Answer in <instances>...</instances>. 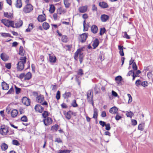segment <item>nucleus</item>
Listing matches in <instances>:
<instances>
[{
    "mask_svg": "<svg viewBox=\"0 0 153 153\" xmlns=\"http://www.w3.org/2000/svg\"><path fill=\"white\" fill-rule=\"evenodd\" d=\"M105 31V28H101L100 32V35H102Z\"/></svg>",
    "mask_w": 153,
    "mask_h": 153,
    "instance_id": "47",
    "label": "nucleus"
},
{
    "mask_svg": "<svg viewBox=\"0 0 153 153\" xmlns=\"http://www.w3.org/2000/svg\"><path fill=\"white\" fill-rule=\"evenodd\" d=\"M64 4L66 8H68L70 5V4L69 2V0H64Z\"/></svg>",
    "mask_w": 153,
    "mask_h": 153,
    "instance_id": "32",
    "label": "nucleus"
},
{
    "mask_svg": "<svg viewBox=\"0 0 153 153\" xmlns=\"http://www.w3.org/2000/svg\"><path fill=\"white\" fill-rule=\"evenodd\" d=\"M11 66V64L10 63H7L5 65V67L8 69H10Z\"/></svg>",
    "mask_w": 153,
    "mask_h": 153,
    "instance_id": "57",
    "label": "nucleus"
},
{
    "mask_svg": "<svg viewBox=\"0 0 153 153\" xmlns=\"http://www.w3.org/2000/svg\"><path fill=\"white\" fill-rule=\"evenodd\" d=\"M126 115L127 117L131 118L134 115V114L131 111H130L129 112H127L126 113Z\"/></svg>",
    "mask_w": 153,
    "mask_h": 153,
    "instance_id": "42",
    "label": "nucleus"
},
{
    "mask_svg": "<svg viewBox=\"0 0 153 153\" xmlns=\"http://www.w3.org/2000/svg\"><path fill=\"white\" fill-rule=\"evenodd\" d=\"M21 120L23 122H27V117L25 116H24L21 117Z\"/></svg>",
    "mask_w": 153,
    "mask_h": 153,
    "instance_id": "49",
    "label": "nucleus"
},
{
    "mask_svg": "<svg viewBox=\"0 0 153 153\" xmlns=\"http://www.w3.org/2000/svg\"><path fill=\"white\" fill-rule=\"evenodd\" d=\"M123 37L128 39H130V37L127 34L126 32H124L123 33Z\"/></svg>",
    "mask_w": 153,
    "mask_h": 153,
    "instance_id": "44",
    "label": "nucleus"
},
{
    "mask_svg": "<svg viewBox=\"0 0 153 153\" xmlns=\"http://www.w3.org/2000/svg\"><path fill=\"white\" fill-rule=\"evenodd\" d=\"M8 145L5 143H3L1 145V149L2 151H5L8 148Z\"/></svg>",
    "mask_w": 153,
    "mask_h": 153,
    "instance_id": "28",
    "label": "nucleus"
},
{
    "mask_svg": "<svg viewBox=\"0 0 153 153\" xmlns=\"http://www.w3.org/2000/svg\"><path fill=\"white\" fill-rule=\"evenodd\" d=\"M131 123L132 125L133 126H135L137 124V121L135 120H132Z\"/></svg>",
    "mask_w": 153,
    "mask_h": 153,
    "instance_id": "62",
    "label": "nucleus"
},
{
    "mask_svg": "<svg viewBox=\"0 0 153 153\" xmlns=\"http://www.w3.org/2000/svg\"><path fill=\"white\" fill-rule=\"evenodd\" d=\"M18 111L16 109L13 110L11 112V116L12 117H15L17 115Z\"/></svg>",
    "mask_w": 153,
    "mask_h": 153,
    "instance_id": "21",
    "label": "nucleus"
},
{
    "mask_svg": "<svg viewBox=\"0 0 153 153\" xmlns=\"http://www.w3.org/2000/svg\"><path fill=\"white\" fill-rule=\"evenodd\" d=\"M87 37V35L86 33H84L80 36L81 42H84Z\"/></svg>",
    "mask_w": 153,
    "mask_h": 153,
    "instance_id": "17",
    "label": "nucleus"
},
{
    "mask_svg": "<svg viewBox=\"0 0 153 153\" xmlns=\"http://www.w3.org/2000/svg\"><path fill=\"white\" fill-rule=\"evenodd\" d=\"M92 10L93 11H97V7L94 4H93L92 5Z\"/></svg>",
    "mask_w": 153,
    "mask_h": 153,
    "instance_id": "63",
    "label": "nucleus"
},
{
    "mask_svg": "<svg viewBox=\"0 0 153 153\" xmlns=\"http://www.w3.org/2000/svg\"><path fill=\"white\" fill-rule=\"evenodd\" d=\"M55 142H57L58 143H62V140H61V139L60 138H56L55 139Z\"/></svg>",
    "mask_w": 153,
    "mask_h": 153,
    "instance_id": "61",
    "label": "nucleus"
},
{
    "mask_svg": "<svg viewBox=\"0 0 153 153\" xmlns=\"http://www.w3.org/2000/svg\"><path fill=\"white\" fill-rule=\"evenodd\" d=\"M99 5L101 7L103 8H105L108 7V5L104 1L100 2L99 3Z\"/></svg>",
    "mask_w": 153,
    "mask_h": 153,
    "instance_id": "18",
    "label": "nucleus"
},
{
    "mask_svg": "<svg viewBox=\"0 0 153 153\" xmlns=\"http://www.w3.org/2000/svg\"><path fill=\"white\" fill-rule=\"evenodd\" d=\"M105 126V129L107 130H109L111 129L110 124L109 123H107L106 124Z\"/></svg>",
    "mask_w": 153,
    "mask_h": 153,
    "instance_id": "51",
    "label": "nucleus"
},
{
    "mask_svg": "<svg viewBox=\"0 0 153 153\" xmlns=\"http://www.w3.org/2000/svg\"><path fill=\"white\" fill-rule=\"evenodd\" d=\"M43 96L40 95L36 97V100L39 102L41 103L44 100Z\"/></svg>",
    "mask_w": 153,
    "mask_h": 153,
    "instance_id": "19",
    "label": "nucleus"
},
{
    "mask_svg": "<svg viewBox=\"0 0 153 153\" xmlns=\"http://www.w3.org/2000/svg\"><path fill=\"white\" fill-rule=\"evenodd\" d=\"M83 74V73L82 70L81 69H80L79 70V71L78 73V74L79 75H80L81 76H82Z\"/></svg>",
    "mask_w": 153,
    "mask_h": 153,
    "instance_id": "60",
    "label": "nucleus"
},
{
    "mask_svg": "<svg viewBox=\"0 0 153 153\" xmlns=\"http://www.w3.org/2000/svg\"><path fill=\"white\" fill-rule=\"evenodd\" d=\"M20 61L17 64V69L18 71H22L24 67V64L26 62V58L25 56L21 57L20 58Z\"/></svg>",
    "mask_w": 153,
    "mask_h": 153,
    "instance_id": "1",
    "label": "nucleus"
},
{
    "mask_svg": "<svg viewBox=\"0 0 153 153\" xmlns=\"http://www.w3.org/2000/svg\"><path fill=\"white\" fill-rule=\"evenodd\" d=\"M9 27L11 26L15 28V24L14 23V22L12 21H9Z\"/></svg>",
    "mask_w": 153,
    "mask_h": 153,
    "instance_id": "52",
    "label": "nucleus"
},
{
    "mask_svg": "<svg viewBox=\"0 0 153 153\" xmlns=\"http://www.w3.org/2000/svg\"><path fill=\"white\" fill-rule=\"evenodd\" d=\"M25 53V51L23 48L22 46H20L19 51V54L21 56H24Z\"/></svg>",
    "mask_w": 153,
    "mask_h": 153,
    "instance_id": "24",
    "label": "nucleus"
},
{
    "mask_svg": "<svg viewBox=\"0 0 153 153\" xmlns=\"http://www.w3.org/2000/svg\"><path fill=\"white\" fill-rule=\"evenodd\" d=\"M92 90H89L87 93V99L88 101L89 102L91 101L92 100L93 94L92 93Z\"/></svg>",
    "mask_w": 153,
    "mask_h": 153,
    "instance_id": "8",
    "label": "nucleus"
},
{
    "mask_svg": "<svg viewBox=\"0 0 153 153\" xmlns=\"http://www.w3.org/2000/svg\"><path fill=\"white\" fill-rule=\"evenodd\" d=\"M0 57L1 59L4 61H7L9 57L7 55L4 53L1 54Z\"/></svg>",
    "mask_w": 153,
    "mask_h": 153,
    "instance_id": "13",
    "label": "nucleus"
},
{
    "mask_svg": "<svg viewBox=\"0 0 153 153\" xmlns=\"http://www.w3.org/2000/svg\"><path fill=\"white\" fill-rule=\"evenodd\" d=\"M117 108L116 107L114 106L110 109L109 112L111 114H114L117 113Z\"/></svg>",
    "mask_w": 153,
    "mask_h": 153,
    "instance_id": "14",
    "label": "nucleus"
},
{
    "mask_svg": "<svg viewBox=\"0 0 153 153\" xmlns=\"http://www.w3.org/2000/svg\"><path fill=\"white\" fill-rule=\"evenodd\" d=\"M33 9V6L30 4H26L23 8V11L25 13H30Z\"/></svg>",
    "mask_w": 153,
    "mask_h": 153,
    "instance_id": "3",
    "label": "nucleus"
},
{
    "mask_svg": "<svg viewBox=\"0 0 153 153\" xmlns=\"http://www.w3.org/2000/svg\"><path fill=\"white\" fill-rule=\"evenodd\" d=\"M14 92L13 87H12L7 93V94H10L13 93Z\"/></svg>",
    "mask_w": 153,
    "mask_h": 153,
    "instance_id": "48",
    "label": "nucleus"
},
{
    "mask_svg": "<svg viewBox=\"0 0 153 153\" xmlns=\"http://www.w3.org/2000/svg\"><path fill=\"white\" fill-rule=\"evenodd\" d=\"M58 128V126L57 125H55L52 126L51 128V130H55L56 131Z\"/></svg>",
    "mask_w": 153,
    "mask_h": 153,
    "instance_id": "45",
    "label": "nucleus"
},
{
    "mask_svg": "<svg viewBox=\"0 0 153 153\" xmlns=\"http://www.w3.org/2000/svg\"><path fill=\"white\" fill-rule=\"evenodd\" d=\"M32 75L30 72L27 73L26 75H25V80H29L31 77Z\"/></svg>",
    "mask_w": 153,
    "mask_h": 153,
    "instance_id": "35",
    "label": "nucleus"
},
{
    "mask_svg": "<svg viewBox=\"0 0 153 153\" xmlns=\"http://www.w3.org/2000/svg\"><path fill=\"white\" fill-rule=\"evenodd\" d=\"M15 88L16 93V94H19L20 93L21 89L18 88L16 85H15Z\"/></svg>",
    "mask_w": 153,
    "mask_h": 153,
    "instance_id": "43",
    "label": "nucleus"
},
{
    "mask_svg": "<svg viewBox=\"0 0 153 153\" xmlns=\"http://www.w3.org/2000/svg\"><path fill=\"white\" fill-rule=\"evenodd\" d=\"M1 34L2 36L4 37H12V36H11L10 34L9 33H1Z\"/></svg>",
    "mask_w": 153,
    "mask_h": 153,
    "instance_id": "39",
    "label": "nucleus"
},
{
    "mask_svg": "<svg viewBox=\"0 0 153 153\" xmlns=\"http://www.w3.org/2000/svg\"><path fill=\"white\" fill-rule=\"evenodd\" d=\"M38 19L39 21L42 22L45 20L46 18L44 16L42 15H40L38 16Z\"/></svg>",
    "mask_w": 153,
    "mask_h": 153,
    "instance_id": "22",
    "label": "nucleus"
},
{
    "mask_svg": "<svg viewBox=\"0 0 153 153\" xmlns=\"http://www.w3.org/2000/svg\"><path fill=\"white\" fill-rule=\"evenodd\" d=\"M48 112L45 111L42 114L43 117L45 118H46V117L48 116Z\"/></svg>",
    "mask_w": 153,
    "mask_h": 153,
    "instance_id": "56",
    "label": "nucleus"
},
{
    "mask_svg": "<svg viewBox=\"0 0 153 153\" xmlns=\"http://www.w3.org/2000/svg\"><path fill=\"white\" fill-rule=\"evenodd\" d=\"M12 143L13 144L16 146H19L20 144L19 142L17 140H13L12 141Z\"/></svg>",
    "mask_w": 153,
    "mask_h": 153,
    "instance_id": "46",
    "label": "nucleus"
},
{
    "mask_svg": "<svg viewBox=\"0 0 153 153\" xmlns=\"http://www.w3.org/2000/svg\"><path fill=\"white\" fill-rule=\"evenodd\" d=\"M127 96L128 98V103H131L132 101V97L131 95L129 94H127Z\"/></svg>",
    "mask_w": 153,
    "mask_h": 153,
    "instance_id": "50",
    "label": "nucleus"
},
{
    "mask_svg": "<svg viewBox=\"0 0 153 153\" xmlns=\"http://www.w3.org/2000/svg\"><path fill=\"white\" fill-rule=\"evenodd\" d=\"M22 3L21 0H17L16 4V7L18 8H20L22 7Z\"/></svg>",
    "mask_w": 153,
    "mask_h": 153,
    "instance_id": "26",
    "label": "nucleus"
},
{
    "mask_svg": "<svg viewBox=\"0 0 153 153\" xmlns=\"http://www.w3.org/2000/svg\"><path fill=\"white\" fill-rule=\"evenodd\" d=\"M99 43V41L98 39H96L94 40L92 44L94 49L95 48L98 46Z\"/></svg>",
    "mask_w": 153,
    "mask_h": 153,
    "instance_id": "20",
    "label": "nucleus"
},
{
    "mask_svg": "<svg viewBox=\"0 0 153 153\" xmlns=\"http://www.w3.org/2000/svg\"><path fill=\"white\" fill-rule=\"evenodd\" d=\"M43 122L45 126H48L52 123V120L51 118L48 117L43 120Z\"/></svg>",
    "mask_w": 153,
    "mask_h": 153,
    "instance_id": "6",
    "label": "nucleus"
},
{
    "mask_svg": "<svg viewBox=\"0 0 153 153\" xmlns=\"http://www.w3.org/2000/svg\"><path fill=\"white\" fill-rule=\"evenodd\" d=\"M145 126V123H142L139 124L138 127V129L142 131L143 130V127Z\"/></svg>",
    "mask_w": 153,
    "mask_h": 153,
    "instance_id": "38",
    "label": "nucleus"
},
{
    "mask_svg": "<svg viewBox=\"0 0 153 153\" xmlns=\"http://www.w3.org/2000/svg\"><path fill=\"white\" fill-rule=\"evenodd\" d=\"M98 109L96 108H94V114L93 118L94 119H97L98 116Z\"/></svg>",
    "mask_w": 153,
    "mask_h": 153,
    "instance_id": "29",
    "label": "nucleus"
},
{
    "mask_svg": "<svg viewBox=\"0 0 153 153\" xmlns=\"http://www.w3.org/2000/svg\"><path fill=\"white\" fill-rule=\"evenodd\" d=\"M56 98L57 100L59 99L60 98V92L59 91L57 92Z\"/></svg>",
    "mask_w": 153,
    "mask_h": 153,
    "instance_id": "54",
    "label": "nucleus"
},
{
    "mask_svg": "<svg viewBox=\"0 0 153 153\" xmlns=\"http://www.w3.org/2000/svg\"><path fill=\"white\" fill-rule=\"evenodd\" d=\"M35 110L40 113H42L44 110V108H43L40 105H37L35 107Z\"/></svg>",
    "mask_w": 153,
    "mask_h": 153,
    "instance_id": "9",
    "label": "nucleus"
},
{
    "mask_svg": "<svg viewBox=\"0 0 153 153\" xmlns=\"http://www.w3.org/2000/svg\"><path fill=\"white\" fill-rule=\"evenodd\" d=\"M82 49L81 48L79 49L74 53V58L76 60L77 59L78 55L79 54V60L80 64L82 63L84 56L83 53H82Z\"/></svg>",
    "mask_w": 153,
    "mask_h": 153,
    "instance_id": "2",
    "label": "nucleus"
},
{
    "mask_svg": "<svg viewBox=\"0 0 153 153\" xmlns=\"http://www.w3.org/2000/svg\"><path fill=\"white\" fill-rule=\"evenodd\" d=\"M68 37L66 36H62V40L63 42H67Z\"/></svg>",
    "mask_w": 153,
    "mask_h": 153,
    "instance_id": "41",
    "label": "nucleus"
},
{
    "mask_svg": "<svg viewBox=\"0 0 153 153\" xmlns=\"http://www.w3.org/2000/svg\"><path fill=\"white\" fill-rule=\"evenodd\" d=\"M8 131V130L7 127L4 125H2L0 128V133L3 135H5Z\"/></svg>",
    "mask_w": 153,
    "mask_h": 153,
    "instance_id": "5",
    "label": "nucleus"
},
{
    "mask_svg": "<svg viewBox=\"0 0 153 153\" xmlns=\"http://www.w3.org/2000/svg\"><path fill=\"white\" fill-rule=\"evenodd\" d=\"M94 90L95 94H97L99 90V88L97 85H96L95 87L94 88Z\"/></svg>",
    "mask_w": 153,
    "mask_h": 153,
    "instance_id": "53",
    "label": "nucleus"
},
{
    "mask_svg": "<svg viewBox=\"0 0 153 153\" xmlns=\"http://www.w3.org/2000/svg\"><path fill=\"white\" fill-rule=\"evenodd\" d=\"M99 123L100 124V125L102 126V127L105 126L106 125L105 123L102 121H99Z\"/></svg>",
    "mask_w": 153,
    "mask_h": 153,
    "instance_id": "59",
    "label": "nucleus"
},
{
    "mask_svg": "<svg viewBox=\"0 0 153 153\" xmlns=\"http://www.w3.org/2000/svg\"><path fill=\"white\" fill-rule=\"evenodd\" d=\"M72 114V112L70 111H69L65 114L66 118L68 120L70 119L71 118V115Z\"/></svg>",
    "mask_w": 153,
    "mask_h": 153,
    "instance_id": "30",
    "label": "nucleus"
},
{
    "mask_svg": "<svg viewBox=\"0 0 153 153\" xmlns=\"http://www.w3.org/2000/svg\"><path fill=\"white\" fill-rule=\"evenodd\" d=\"M71 105L73 107H75L77 106V104L76 103V101L75 100H73V102L72 103Z\"/></svg>",
    "mask_w": 153,
    "mask_h": 153,
    "instance_id": "55",
    "label": "nucleus"
},
{
    "mask_svg": "<svg viewBox=\"0 0 153 153\" xmlns=\"http://www.w3.org/2000/svg\"><path fill=\"white\" fill-rule=\"evenodd\" d=\"M132 68L134 70H137V66L136 65L135 62H134L133 64Z\"/></svg>",
    "mask_w": 153,
    "mask_h": 153,
    "instance_id": "58",
    "label": "nucleus"
},
{
    "mask_svg": "<svg viewBox=\"0 0 153 153\" xmlns=\"http://www.w3.org/2000/svg\"><path fill=\"white\" fill-rule=\"evenodd\" d=\"M55 10V7L52 4L50 6L49 9L50 12L51 13H52L54 12Z\"/></svg>",
    "mask_w": 153,
    "mask_h": 153,
    "instance_id": "37",
    "label": "nucleus"
},
{
    "mask_svg": "<svg viewBox=\"0 0 153 153\" xmlns=\"http://www.w3.org/2000/svg\"><path fill=\"white\" fill-rule=\"evenodd\" d=\"M49 61L50 62L55 63L56 61V58L55 55L53 54L51 55L49 54Z\"/></svg>",
    "mask_w": 153,
    "mask_h": 153,
    "instance_id": "11",
    "label": "nucleus"
},
{
    "mask_svg": "<svg viewBox=\"0 0 153 153\" xmlns=\"http://www.w3.org/2000/svg\"><path fill=\"white\" fill-rule=\"evenodd\" d=\"M4 16L8 18H11L13 17L12 13L8 12H4Z\"/></svg>",
    "mask_w": 153,
    "mask_h": 153,
    "instance_id": "31",
    "label": "nucleus"
},
{
    "mask_svg": "<svg viewBox=\"0 0 153 153\" xmlns=\"http://www.w3.org/2000/svg\"><path fill=\"white\" fill-rule=\"evenodd\" d=\"M71 151L68 150H59V153H70Z\"/></svg>",
    "mask_w": 153,
    "mask_h": 153,
    "instance_id": "40",
    "label": "nucleus"
},
{
    "mask_svg": "<svg viewBox=\"0 0 153 153\" xmlns=\"http://www.w3.org/2000/svg\"><path fill=\"white\" fill-rule=\"evenodd\" d=\"M82 18L84 19H86L88 18V16L87 14L85 13L82 15Z\"/></svg>",
    "mask_w": 153,
    "mask_h": 153,
    "instance_id": "64",
    "label": "nucleus"
},
{
    "mask_svg": "<svg viewBox=\"0 0 153 153\" xmlns=\"http://www.w3.org/2000/svg\"><path fill=\"white\" fill-rule=\"evenodd\" d=\"M109 17L108 16L105 14L102 15L100 17L101 21L102 22H105L109 19Z\"/></svg>",
    "mask_w": 153,
    "mask_h": 153,
    "instance_id": "10",
    "label": "nucleus"
},
{
    "mask_svg": "<svg viewBox=\"0 0 153 153\" xmlns=\"http://www.w3.org/2000/svg\"><path fill=\"white\" fill-rule=\"evenodd\" d=\"M115 80L116 81L117 83L119 84L122 80V77L120 76H117L115 77Z\"/></svg>",
    "mask_w": 153,
    "mask_h": 153,
    "instance_id": "34",
    "label": "nucleus"
},
{
    "mask_svg": "<svg viewBox=\"0 0 153 153\" xmlns=\"http://www.w3.org/2000/svg\"><path fill=\"white\" fill-rule=\"evenodd\" d=\"M22 102L24 105L27 106L29 105L30 104V100L26 97H24L22 100Z\"/></svg>",
    "mask_w": 153,
    "mask_h": 153,
    "instance_id": "7",
    "label": "nucleus"
},
{
    "mask_svg": "<svg viewBox=\"0 0 153 153\" xmlns=\"http://www.w3.org/2000/svg\"><path fill=\"white\" fill-rule=\"evenodd\" d=\"M91 30L93 33H96L98 30L97 27L95 25H93L91 27Z\"/></svg>",
    "mask_w": 153,
    "mask_h": 153,
    "instance_id": "25",
    "label": "nucleus"
},
{
    "mask_svg": "<svg viewBox=\"0 0 153 153\" xmlns=\"http://www.w3.org/2000/svg\"><path fill=\"white\" fill-rule=\"evenodd\" d=\"M83 25L84 28V31H87L88 30V27H89L88 25L86 24L85 20L83 22Z\"/></svg>",
    "mask_w": 153,
    "mask_h": 153,
    "instance_id": "33",
    "label": "nucleus"
},
{
    "mask_svg": "<svg viewBox=\"0 0 153 153\" xmlns=\"http://www.w3.org/2000/svg\"><path fill=\"white\" fill-rule=\"evenodd\" d=\"M148 83L146 81H142L141 80L138 79L136 81L135 85L137 86H142L145 87L148 86Z\"/></svg>",
    "mask_w": 153,
    "mask_h": 153,
    "instance_id": "4",
    "label": "nucleus"
},
{
    "mask_svg": "<svg viewBox=\"0 0 153 153\" xmlns=\"http://www.w3.org/2000/svg\"><path fill=\"white\" fill-rule=\"evenodd\" d=\"M88 8V7L87 6H82L80 7L79 8V10L80 13H84L85 12Z\"/></svg>",
    "mask_w": 153,
    "mask_h": 153,
    "instance_id": "12",
    "label": "nucleus"
},
{
    "mask_svg": "<svg viewBox=\"0 0 153 153\" xmlns=\"http://www.w3.org/2000/svg\"><path fill=\"white\" fill-rule=\"evenodd\" d=\"M9 21L7 19H2L1 20V22L5 26L7 27H9Z\"/></svg>",
    "mask_w": 153,
    "mask_h": 153,
    "instance_id": "27",
    "label": "nucleus"
},
{
    "mask_svg": "<svg viewBox=\"0 0 153 153\" xmlns=\"http://www.w3.org/2000/svg\"><path fill=\"white\" fill-rule=\"evenodd\" d=\"M2 88L3 90H7L9 89L8 84L5 82H2L1 83Z\"/></svg>",
    "mask_w": 153,
    "mask_h": 153,
    "instance_id": "16",
    "label": "nucleus"
},
{
    "mask_svg": "<svg viewBox=\"0 0 153 153\" xmlns=\"http://www.w3.org/2000/svg\"><path fill=\"white\" fill-rule=\"evenodd\" d=\"M71 94L70 92H66L62 94V97L65 99H68V98L71 97Z\"/></svg>",
    "mask_w": 153,
    "mask_h": 153,
    "instance_id": "15",
    "label": "nucleus"
},
{
    "mask_svg": "<svg viewBox=\"0 0 153 153\" xmlns=\"http://www.w3.org/2000/svg\"><path fill=\"white\" fill-rule=\"evenodd\" d=\"M23 22L22 21L19 20L15 23V28H19L22 26V25Z\"/></svg>",
    "mask_w": 153,
    "mask_h": 153,
    "instance_id": "23",
    "label": "nucleus"
},
{
    "mask_svg": "<svg viewBox=\"0 0 153 153\" xmlns=\"http://www.w3.org/2000/svg\"><path fill=\"white\" fill-rule=\"evenodd\" d=\"M42 26L45 30L48 29L50 27L49 24L46 22H44L42 24Z\"/></svg>",
    "mask_w": 153,
    "mask_h": 153,
    "instance_id": "36",
    "label": "nucleus"
}]
</instances>
